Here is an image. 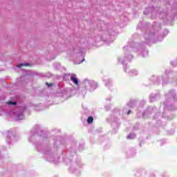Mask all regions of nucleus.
Instances as JSON below:
<instances>
[{
	"label": "nucleus",
	"instance_id": "nucleus-3",
	"mask_svg": "<svg viewBox=\"0 0 177 177\" xmlns=\"http://www.w3.org/2000/svg\"><path fill=\"white\" fill-rule=\"evenodd\" d=\"M23 66H26L27 67L30 66V64H19L17 66V67L20 68V67H23Z\"/></svg>",
	"mask_w": 177,
	"mask_h": 177
},
{
	"label": "nucleus",
	"instance_id": "nucleus-4",
	"mask_svg": "<svg viewBox=\"0 0 177 177\" xmlns=\"http://www.w3.org/2000/svg\"><path fill=\"white\" fill-rule=\"evenodd\" d=\"M9 103H10V104H13V105L17 104L16 102L10 101Z\"/></svg>",
	"mask_w": 177,
	"mask_h": 177
},
{
	"label": "nucleus",
	"instance_id": "nucleus-2",
	"mask_svg": "<svg viewBox=\"0 0 177 177\" xmlns=\"http://www.w3.org/2000/svg\"><path fill=\"white\" fill-rule=\"evenodd\" d=\"M87 122L88 124H92V122H93V117L92 116L88 117L87 119Z\"/></svg>",
	"mask_w": 177,
	"mask_h": 177
},
{
	"label": "nucleus",
	"instance_id": "nucleus-6",
	"mask_svg": "<svg viewBox=\"0 0 177 177\" xmlns=\"http://www.w3.org/2000/svg\"><path fill=\"white\" fill-rule=\"evenodd\" d=\"M131 113H132V111L131 110H129L128 112H127V115H129V114H131Z\"/></svg>",
	"mask_w": 177,
	"mask_h": 177
},
{
	"label": "nucleus",
	"instance_id": "nucleus-1",
	"mask_svg": "<svg viewBox=\"0 0 177 177\" xmlns=\"http://www.w3.org/2000/svg\"><path fill=\"white\" fill-rule=\"evenodd\" d=\"M71 81H72L75 85H80L78 83V79L74 75L71 76Z\"/></svg>",
	"mask_w": 177,
	"mask_h": 177
},
{
	"label": "nucleus",
	"instance_id": "nucleus-5",
	"mask_svg": "<svg viewBox=\"0 0 177 177\" xmlns=\"http://www.w3.org/2000/svg\"><path fill=\"white\" fill-rule=\"evenodd\" d=\"M47 86H53V84L46 83Z\"/></svg>",
	"mask_w": 177,
	"mask_h": 177
}]
</instances>
